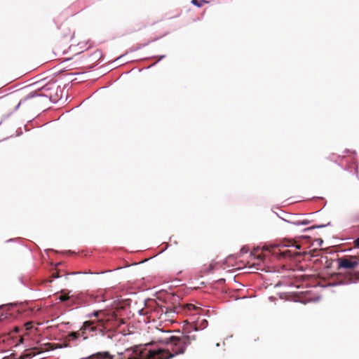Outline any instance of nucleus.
Segmentation results:
<instances>
[{
	"instance_id": "obj_1",
	"label": "nucleus",
	"mask_w": 359,
	"mask_h": 359,
	"mask_svg": "<svg viewBox=\"0 0 359 359\" xmlns=\"http://www.w3.org/2000/svg\"><path fill=\"white\" fill-rule=\"evenodd\" d=\"M208 325L206 319H201L198 317L184 327V334L181 336H170L165 339L167 347H160L154 344H146L145 346H150L153 349H158L156 353L151 355V359H170L179 354L184 353L186 348L191 344V341L196 339L195 334H191L193 332L203 330Z\"/></svg>"
},
{
	"instance_id": "obj_2",
	"label": "nucleus",
	"mask_w": 359,
	"mask_h": 359,
	"mask_svg": "<svg viewBox=\"0 0 359 359\" xmlns=\"http://www.w3.org/2000/svg\"><path fill=\"white\" fill-rule=\"evenodd\" d=\"M89 316H95L96 319L86 320L83 323L80 330L73 333L74 339H79L80 337L83 339H86L88 337L100 334L102 336L107 335L115 326L114 321L111 320L112 316L106 313L102 310L95 311L89 314Z\"/></svg>"
},
{
	"instance_id": "obj_3",
	"label": "nucleus",
	"mask_w": 359,
	"mask_h": 359,
	"mask_svg": "<svg viewBox=\"0 0 359 359\" xmlns=\"http://www.w3.org/2000/svg\"><path fill=\"white\" fill-rule=\"evenodd\" d=\"M156 351L158 349L140 345L127 348L124 352H118L116 355H111L109 351H101L81 359H151L149 357Z\"/></svg>"
},
{
	"instance_id": "obj_4",
	"label": "nucleus",
	"mask_w": 359,
	"mask_h": 359,
	"mask_svg": "<svg viewBox=\"0 0 359 359\" xmlns=\"http://www.w3.org/2000/svg\"><path fill=\"white\" fill-rule=\"evenodd\" d=\"M197 308L194 304H187L184 307L183 306H177V307H172L167 306H158L155 312L158 316V319L162 321H172L174 317L181 311H184L187 313V311H191L194 310H196Z\"/></svg>"
},
{
	"instance_id": "obj_5",
	"label": "nucleus",
	"mask_w": 359,
	"mask_h": 359,
	"mask_svg": "<svg viewBox=\"0 0 359 359\" xmlns=\"http://www.w3.org/2000/svg\"><path fill=\"white\" fill-rule=\"evenodd\" d=\"M351 258L353 260H350L346 257L339 258L337 259L338 269H355L359 264V259H358L355 257H351Z\"/></svg>"
},
{
	"instance_id": "obj_6",
	"label": "nucleus",
	"mask_w": 359,
	"mask_h": 359,
	"mask_svg": "<svg viewBox=\"0 0 359 359\" xmlns=\"http://www.w3.org/2000/svg\"><path fill=\"white\" fill-rule=\"evenodd\" d=\"M13 307L12 304H4L0 306V321L6 319L12 313H9V309Z\"/></svg>"
},
{
	"instance_id": "obj_7",
	"label": "nucleus",
	"mask_w": 359,
	"mask_h": 359,
	"mask_svg": "<svg viewBox=\"0 0 359 359\" xmlns=\"http://www.w3.org/2000/svg\"><path fill=\"white\" fill-rule=\"evenodd\" d=\"M271 253L276 257H290L292 256V253L289 250H281L278 249V250H274L271 252Z\"/></svg>"
},
{
	"instance_id": "obj_8",
	"label": "nucleus",
	"mask_w": 359,
	"mask_h": 359,
	"mask_svg": "<svg viewBox=\"0 0 359 359\" xmlns=\"http://www.w3.org/2000/svg\"><path fill=\"white\" fill-rule=\"evenodd\" d=\"M341 165L344 170H346L351 172H352V169L353 168L354 174H355L358 176V166L355 165V162L353 161L346 165H344V162L342 161L341 163Z\"/></svg>"
},
{
	"instance_id": "obj_9",
	"label": "nucleus",
	"mask_w": 359,
	"mask_h": 359,
	"mask_svg": "<svg viewBox=\"0 0 359 359\" xmlns=\"http://www.w3.org/2000/svg\"><path fill=\"white\" fill-rule=\"evenodd\" d=\"M90 302H104L105 299L102 294H92L90 295Z\"/></svg>"
},
{
	"instance_id": "obj_10",
	"label": "nucleus",
	"mask_w": 359,
	"mask_h": 359,
	"mask_svg": "<svg viewBox=\"0 0 359 359\" xmlns=\"http://www.w3.org/2000/svg\"><path fill=\"white\" fill-rule=\"evenodd\" d=\"M287 222L291 223L296 226H300V225H308L311 223L310 220L308 219H304V220H297V221H289L287 219H285Z\"/></svg>"
},
{
	"instance_id": "obj_11",
	"label": "nucleus",
	"mask_w": 359,
	"mask_h": 359,
	"mask_svg": "<svg viewBox=\"0 0 359 359\" xmlns=\"http://www.w3.org/2000/svg\"><path fill=\"white\" fill-rule=\"evenodd\" d=\"M352 282L351 280L345 281V280H338V281H334V282L329 283L327 285V286L334 287V286H337V285H348V284H350Z\"/></svg>"
},
{
	"instance_id": "obj_12",
	"label": "nucleus",
	"mask_w": 359,
	"mask_h": 359,
	"mask_svg": "<svg viewBox=\"0 0 359 359\" xmlns=\"http://www.w3.org/2000/svg\"><path fill=\"white\" fill-rule=\"evenodd\" d=\"M71 292H68V293H65L64 292H62L60 299L62 302H68L69 300H72L73 299V295H70Z\"/></svg>"
},
{
	"instance_id": "obj_13",
	"label": "nucleus",
	"mask_w": 359,
	"mask_h": 359,
	"mask_svg": "<svg viewBox=\"0 0 359 359\" xmlns=\"http://www.w3.org/2000/svg\"><path fill=\"white\" fill-rule=\"evenodd\" d=\"M330 224H331L330 222H328L327 224H325L314 225V226H312L310 227L305 228L304 229V232H307V231H309L311 230L316 229L324 228L325 226H330Z\"/></svg>"
},
{
	"instance_id": "obj_14",
	"label": "nucleus",
	"mask_w": 359,
	"mask_h": 359,
	"mask_svg": "<svg viewBox=\"0 0 359 359\" xmlns=\"http://www.w3.org/2000/svg\"><path fill=\"white\" fill-rule=\"evenodd\" d=\"M38 96H43L42 94H39L38 93H36V91H33V92H31L30 93H29L26 97L25 98V100H29V99H32V98H34L35 97H38Z\"/></svg>"
},
{
	"instance_id": "obj_15",
	"label": "nucleus",
	"mask_w": 359,
	"mask_h": 359,
	"mask_svg": "<svg viewBox=\"0 0 359 359\" xmlns=\"http://www.w3.org/2000/svg\"><path fill=\"white\" fill-rule=\"evenodd\" d=\"M206 2L205 0H191V4L197 7H201Z\"/></svg>"
},
{
	"instance_id": "obj_16",
	"label": "nucleus",
	"mask_w": 359,
	"mask_h": 359,
	"mask_svg": "<svg viewBox=\"0 0 359 359\" xmlns=\"http://www.w3.org/2000/svg\"><path fill=\"white\" fill-rule=\"evenodd\" d=\"M350 219L352 222H359V212L353 214L351 216Z\"/></svg>"
},
{
	"instance_id": "obj_17",
	"label": "nucleus",
	"mask_w": 359,
	"mask_h": 359,
	"mask_svg": "<svg viewBox=\"0 0 359 359\" xmlns=\"http://www.w3.org/2000/svg\"><path fill=\"white\" fill-rule=\"evenodd\" d=\"M92 56L94 57V58H97V57H99L100 58L101 56H102V53L100 51L97 50V51H95L93 53V54L92 55Z\"/></svg>"
},
{
	"instance_id": "obj_18",
	"label": "nucleus",
	"mask_w": 359,
	"mask_h": 359,
	"mask_svg": "<svg viewBox=\"0 0 359 359\" xmlns=\"http://www.w3.org/2000/svg\"><path fill=\"white\" fill-rule=\"evenodd\" d=\"M50 89H51V87L50 86L49 84L45 85V86H43V87L41 88V90H43V91H48V90H50Z\"/></svg>"
},
{
	"instance_id": "obj_19",
	"label": "nucleus",
	"mask_w": 359,
	"mask_h": 359,
	"mask_svg": "<svg viewBox=\"0 0 359 359\" xmlns=\"http://www.w3.org/2000/svg\"><path fill=\"white\" fill-rule=\"evenodd\" d=\"M354 247L359 248V237L356 238L353 241Z\"/></svg>"
},
{
	"instance_id": "obj_20",
	"label": "nucleus",
	"mask_w": 359,
	"mask_h": 359,
	"mask_svg": "<svg viewBox=\"0 0 359 359\" xmlns=\"http://www.w3.org/2000/svg\"><path fill=\"white\" fill-rule=\"evenodd\" d=\"M248 250L246 247H243L240 251L241 254H243V255L248 253Z\"/></svg>"
},
{
	"instance_id": "obj_21",
	"label": "nucleus",
	"mask_w": 359,
	"mask_h": 359,
	"mask_svg": "<svg viewBox=\"0 0 359 359\" xmlns=\"http://www.w3.org/2000/svg\"><path fill=\"white\" fill-rule=\"evenodd\" d=\"M165 55H162L159 56L158 60L156 62H154V63L153 64V65H156V64H157L160 60H163V58H165Z\"/></svg>"
},
{
	"instance_id": "obj_22",
	"label": "nucleus",
	"mask_w": 359,
	"mask_h": 359,
	"mask_svg": "<svg viewBox=\"0 0 359 359\" xmlns=\"http://www.w3.org/2000/svg\"><path fill=\"white\" fill-rule=\"evenodd\" d=\"M147 44H148V43H145V44H143L142 46H140V47H137V48H134V49H131V50H130V51H131V52H133V51L137 50H138V49L141 48V47H143V46H146V45H147Z\"/></svg>"
},
{
	"instance_id": "obj_23",
	"label": "nucleus",
	"mask_w": 359,
	"mask_h": 359,
	"mask_svg": "<svg viewBox=\"0 0 359 359\" xmlns=\"http://www.w3.org/2000/svg\"><path fill=\"white\" fill-rule=\"evenodd\" d=\"M345 153H351V154H355V151H350L349 149H346L345 151Z\"/></svg>"
},
{
	"instance_id": "obj_24",
	"label": "nucleus",
	"mask_w": 359,
	"mask_h": 359,
	"mask_svg": "<svg viewBox=\"0 0 359 359\" xmlns=\"http://www.w3.org/2000/svg\"><path fill=\"white\" fill-rule=\"evenodd\" d=\"M20 103H21V102H20V103L16 106L15 109H18L19 108V107H20Z\"/></svg>"
},
{
	"instance_id": "obj_25",
	"label": "nucleus",
	"mask_w": 359,
	"mask_h": 359,
	"mask_svg": "<svg viewBox=\"0 0 359 359\" xmlns=\"http://www.w3.org/2000/svg\"><path fill=\"white\" fill-rule=\"evenodd\" d=\"M15 239H13V238H11V239L8 240L7 242H11V241H13Z\"/></svg>"
},
{
	"instance_id": "obj_26",
	"label": "nucleus",
	"mask_w": 359,
	"mask_h": 359,
	"mask_svg": "<svg viewBox=\"0 0 359 359\" xmlns=\"http://www.w3.org/2000/svg\"><path fill=\"white\" fill-rule=\"evenodd\" d=\"M318 243H320V244H321V243H323V241H322L321 239H320V240L318 241Z\"/></svg>"
},
{
	"instance_id": "obj_27",
	"label": "nucleus",
	"mask_w": 359,
	"mask_h": 359,
	"mask_svg": "<svg viewBox=\"0 0 359 359\" xmlns=\"http://www.w3.org/2000/svg\"><path fill=\"white\" fill-rule=\"evenodd\" d=\"M318 243H320V244H321V243H323V241H322L321 239H320V240L318 241Z\"/></svg>"
},
{
	"instance_id": "obj_28",
	"label": "nucleus",
	"mask_w": 359,
	"mask_h": 359,
	"mask_svg": "<svg viewBox=\"0 0 359 359\" xmlns=\"http://www.w3.org/2000/svg\"><path fill=\"white\" fill-rule=\"evenodd\" d=\"M213 269V267L212 266V265H210V270H212Z\"/></svg>"
},
{
	"instance_id": "obj_29",
	"label": "nucleus",
	"mask_w": 359,
	"mask_h": 359,
	"mask_svg": "<svg viewBox=\"0 0 359 359\" xmlns=\"http://www.w3.org/2000/svg\"><path fill=\"white\" fill-rule=\"evenodd\" d=\"M216 346H217V347L220 346V344H219V343H217V344H216Z\"/></svg>"
},
{
	"instance_id": "obj_30",
	"label": "nucleus",
	"mask_w": 359,
	"mask_h": 359,
	"mask_svg": "<svg viewBox=\"0 0 359 359\" xmlns=\"http://www.w3.org/2000/svg\"><path fill=\"white\" fill-rule=\"evenodd\" d=\"M57 89H59V90H60V91H62V90H61V89H60V86H58V87H57Z\"/></svg>"
},
{
	"instance_id": "obj_31",
	"label": "nucleus",
	"mask_w": 359,
	"mask_h": 359,
	"mask_svg": "<svg viewBox=\"0 0 359 359\" xmlns=\"http://www.w3.org/2000/svg\"><path fill=\"white\" fill-rule=\"evenodd\" d=\"M319 299V297H317L315 301H318Z\"/></svg>"
}]
</instances>
